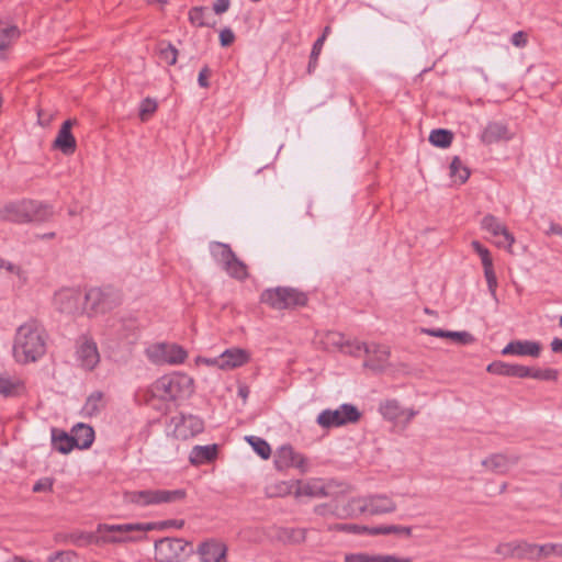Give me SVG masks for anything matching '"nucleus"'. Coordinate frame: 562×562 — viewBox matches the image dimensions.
<instances>
[{"instance_id": "57", "label": "nucleus", "mask_w": 562, "mask_h": 562, "mask_svg": "<svg viewBox=\"0 0 562 562\" xmlns=\"http://www.w3.org/2000/svg\"><path fill=\"white\" fill-rule=\"evenodd\" d=\"M234 41L235 34L231 29L225 27L220 32V42L222 46H229L231 44H233Z\"/></svg>"}, {"instance_id": "61", "label": "nucleus", "mask_w": 562, "mask_h": 562, "mask_svg": "<svg viewBox=\"0 0 562 562\" xmlns=\"http://www.w3.org/2000/svg\"><path fill=\"white\" fill-rule=\"evenodd\" d=\"M231 5V0H216L213 4V11L216 14H223L225 13Z\"/></svg>"}, {"instance_id": "40", "label": "nucleus", "mask_w": 562, "mask_h": 562, "mask_svg": "<svg viewBox=\"0 0 562 562\" xmlns=\"http://www.w3.org/2000/svg\"><path fill=\"white\" fill-rule=\"evenodd\" d=\"M209 11L205 7H193L189 11V21L191 24L203 27L211 26V23L207 21Z\"/></svg>"}, {"instance_id": "64", "label": "nucleus", "mask_w": 562, "mask_h": 562, "mask_svg": "<svg viewBox=\"0 0 562 562\" xmlns=\"http://www.w3.org/2000/svg\"><path fill=\"white\" fill-rule=\"evenodd\" d=\"M375 562H412L409 558H397L395 555H376Z\"/></svg>"}, {"instance_id": "15", "label": "nucleus", "mask_w": 562, "mask_h": 562, "mask_svg": "<svg viewBox=\"0 0 562 562\" xmlns=\"http://www.w3.org/2000/svg\"><path fill=\"white\" fill-rule=\"evenodd\" d=\"M171 424H173V436L181 440L192 438L204 429L202 419L193 415L173 417Z\"/></svg>"}, {"instance_id": "33", "label": "nucleus", "mask_w": 562, "mask_h": 562, "mask_svg": "<svg viewBox=\"0 0 562 562\" xmlns=\"http://www.w3.org/2000/svg\"><path fill=\"white\" fill-rule=\"evenodd\" d=\"M217 452L216 445L195 446L189 456V460L194 465H200L215 459Z\"/></svg>"}, {"instance_id": "35", "label": "nucleus", "mask_w": 562, "mask_h": 562, "mask_svg": "<svg viewBox=\"0 0 562 562\" xmlns=\"http://www.w3.org/2000/svg\"><path fill=\"white\" fill-rule=\"evenodd\" d=\"M296 481H281L267 488L270 497H284L293 494L295 496Z\"/></svg>"}, {"instance_id": "55", "label": "nucleus", "mask_w": 562, "mask_h": 562, "mask_svg": "<svg viewBox=\"0 0 562 562\" xmlns=\"http://www.w3.org/2000/svg\"><path fill=\"white\" fill-rule=\"evenodd\" d=\"M376 555H369L366 553L348 554L345 558L346 562H375Z\"/></svg>"}, {"instance_id": "54", "label": "nucleus", "mask_w": 562, "mask_h": 562, "mask_svg": "<svg viewBox=\"0 0 562 562\" xmlns=\"http://www.w3.org/2000/svg\"><path fill=\"white\" fill-rule=\"evenodd\" d=\"M345 505H338V504H324V505H318L315 507V513L317 515H321V516H324V517H327V516H334V517H337L339 518L337 515H336V510H338L339 508H342Z\"/></svg>"}, {"instance_id": "28", "label": "nucleus", "mask_w": 562, "mask_h": 562, "mask_svg": "<svg viewBox=\"0 0 562 562\" xmlns=\"http://www.w3.org/2000/svg\"><path fill=\"white\" fill-rule=\"evenodd\" d=\"M24 393L25 383L21 378L0 372V396L16 397Z\"/></svg>"}, {"instance_id": "18", "label": "nucleus", "mask_w": 562, "mask_h": 562, "mask_svg": "<svg viewBox=\"0 0 562 562\" xmlns=\"http://www.w3.org/2000/svg\"><path fill=\"white\" fill-rule=\"evenodd\" d=\"M274 463L279 470L296 468L302 473H305L308 470L307 459L300 452L295 451L291 446H282L278 449Z\"/></svg>"}, {"instance_id": "38", "label": "nucleus", "mask_w": 562, "mask_h": 562, "mask_svg": "<svg viewBox=\"0 0 562 562\" xmlns=\"http://www.w3.org/2000/svg\"><path fill=\"white\" fill-rule=\"evenodd\" d=\"M450 176L454 182L460 184L464 183L470 176V171L463 166L459 157H454L450 164Z\"/></svg>"}, {"instance_id": "27", "label": "nucleus", "mask_w": 562, "mask_h": 562, "mask_svg": "<svg viewBox=\"0 0 562 562\" xmlns=\"http://www.w3.org/2000/svg\"><path fill=\"white\" fill-rule=\"evenodd\" d=\"M226 552V546L214 540L204 542L199 548L202 562H227Z\"/></svg>"}, {"instance_id": "16", "label": "nucleus", "mask_w": 562, "mask_h": 562, "mask_svg": "<svg viewBox=\"0 0 562 562\" xmlns=\"http://www.w3.org/2000/svg\"><path fill=\"white\" fill-rule=\"evenodd\" d=\"M535 543L524 540L501 542L495 548V553L503 559L533 560Z\"/></svg>"}, {"instance_id": "37", "label": "nucleus", "mask_w": 562, "mask_h": 562, "mask_svg": "<svg viewBox=\"0 0 562 562\" xmlns=\"http://www.w3.org/2000/svg\"><path fill=\"white\" fill-rule=\"evenodd\" d=\"M53 445L61 453H68L76 447L71 435L69 436L66 432L56 434L55 431H53Z\"/></svg>"}, {"instance_id": "23", "label": "nucleus", "mask_w": 562, "mask_h": 562, "mask_svg": "<svg viewBox=\"0 0 562 562\" xmlns=\"http://www.w3.org/2000/svg\"><path fill=\"white\" fill-rule=\"evenodd\" d=\"M23 223L30 222H46L53 216V209L50 205L35 201L23 200Z\"/></svg>"}, {"instance_id": "45", "label": "nucleus", "mask_w": 562, "mask_h": 562, "mask_svg": "<svg viewBox=\"0 0 562 562\" xmlns=\"http://www.w3.org/2000/svg\"><path fill=\"white\" fill-rule=\"evenodd\" d=\"M157 101L151 98L144 99L139 104V119L143 122L149 120V117L157 111Z\"/></svg>"}, {"instance_id": "4", "label": "nucleus", "mask_w": 562, "mask_h": 562, "mask_svg": "<svg viewBox=\"0 0 562 562\" xmlns=\"http://www.w3.org/2000/svg\"><path fill=\"white\" fill-rule=\"evenodd\" d=\"M396 510V503L387 495H371L349 499L342 508L336 510L340 519L356 517L360 514L380 515Z\"/></svg>"}, {"instance_id": "10", "label": "nucleus", "mask_w": 562, "mask_h": 562, "mask_svg": "<svg viewBox=\"0 0 562 562\" xmlns=\"http://www.w3.org/2000/svg\"><path fill=\"white\" fill-rule=\"evenodd\" d=\"M481 227L494 237L493 244L497 248H503L513 254V245L516 239L502 221L492 214H487L482 218Z\"/></svg>"}, {"instance_id": "62", "label": "nucleus", "mask_w": 562, "mask_h": 562, "mask_svg": "<svg viewBox=\"0 0 562 562\" xmlns=\"http://www.w3.org/2000/svg\"><path fill=\"white\" fill-rule=\"evenodd\" d=\"M325 43V36H321L319 38L316 40V42L314 43L313 45V48H312V59L315 61L318 59V56L322 52V48H323V45Z\"/></svg>"}, {"instance_id": "48", "label": "nucleus", "mask_w": 562, "mask_h": 562, "mask_svg": "<svg viewBox=\"0 0 562 562\" xmlns=\"http://www.w3.org/2000/svg\"><path fill=\"white\" fill-rule=\"evenodd\" d=\"M159 57L167 65H175L178 58V50L171 44H167L160 47Z\"/></svg>"}, {"instance_id": "9", "label": "nucleus", "mask_w": 562, "mask_h": 562, "mask_svg": "<svg viewBox=\"0 0 562 562\" xmlns=\"http://www.w3.org/2000/svg\"><path fill=\"white\" fill-rule=\"evenodd\" d=\"M360 413L356 406L342 404L336 409H325L317 416V424L322 428L340 427L349 423H356Z\"/></svg>"}, {"instance_id": "47", "label": "nucleus", "mask_w": 562, "mask_h": 562, "mask_svg": "<svg viewBox=\"0 0 562 562\" xmlns=\"http://www.w3.org/2000/svg\"><path fill=\"white\" fill-rule=\"evenodd\" d=\"M369 346L359 341V340H348L346 339L345 347L341 349V352L346 355H350L353 357H359L361 352L366 353V348Z\"/></svg>"}, {"instance_id": "60", "label": "nucleus", "mask_w": 562, "mask_h": 562, "mask_svg": "<svg viewBox=\"0 0 562 562\" xmlns=\"http://www.w3.org/2000/svg\"><path fill=\"white\" fill-rule=\"evenodd\" d=\"M420 331L423 334L438 337V338H448L450 330H443V329H435V328H422Z\"/></svg>"}, {"instance_id": "6", "label": "nucleus", "mask_w": 562, "mask_h": 562, "mask_svg": "<svg viewBox=\"0 0 562 562\" xmlns=\"http://www.w3.org/2000/svg\"><path fill=\"white\" fill-rule=\"evenodd\" d=\"M212 257L222 266L227 274L236 280L243 281L248 278V268L239 260L231 247L220 241L210 244Z\"/></svg>"}, {"instance_id": "7", "label": "nucleus", "mask_w": 562, "mask_h": 562, "mask_svg": "<svg viewBox=\"0 0 562 562\" xmlns=\"http://www.w3.org/2000/svg\"><path fill=\"white\" fill-rule=\"evenodd\" d=\"M184 491L175 490H145L124 493V501L137 506L158 505L164 503H173L184 498Z\"/></svg>"}, {"instance_id": "19", "label": "nucleus", "mask_w": 562, "mask_h": 562, "mask_svg": "<svg viewBox=\"0 0 562 562\" xmlns=\"http://www.w3.org/2000/svg\"><path fill=\"white\" fill-rule=\"evenodd\" d=\"M382 416L395 424L406 426L416 416L417 412L413 408H404L396 400H387L379 408Z\"/></svg>"}, {"instance_id": "51", "label": "nucleus", "mask_w": 562, "mask_h": 562, "mask_svg": "<svg viewBox=\"0 0 562 562\" xmlns=\"http://www.w3.org/2000/svg\"><path fill=\"white\" fill-rule=\"evenodd\" d=\"M329 530H338V531H347L352 533H362L368 532L370 533V528L366 526H359L353 524H336L333 526H329Z\"/></svg>"}, {"instance_id": "46", "label": "nucleus", "mask_w": 562, "mask_h": 562, "mask_svg": "<svg viewBox=\"0 0 562 562\" xmlns=\"http://www.w3.org/2000/svg\"><path fill=\"white\" fill-rule=\"evenodd\" d=\"M471 247L480 256L483 269L493 266V259L488 248L483 246L479 240H473Z\"/></svg>"}, {"instance_id": "24", "label": "nucleus", "mask_w": 562, "mask_h": 562, "mask_svg": "<svg viewBox=\"0 0 562 562\" xmlns=\"http://www.w3.org/2000/svg\"><path fill=\"white\" fill-rule=\"evenodd\" d=\"M366 355L368 359L364 361V367L375 372H382L387 368L391 355L389 347L375 344L369 345L366 348Z\"/></svg>"}, {"instance_id": "36", "label": "nucleus", "mask_w": 562, "mask_h": 562, "mask_svg": "<svg viewBox=\"0 0 562 562\" xmlns=\"http://www.w3.org/2000/svg\"><path fill=\"white\" fill-rule=\"evenodd\" d=\"M533 560L551 555L562 557V543L535 544Z\"/></svg>"}, {"instance_id": "43", "label": "nucleus", "mask_w": 562, "mask_h": 562, "mask_svg": "<svg viewBox=\"0 0 562 562\" xmlns=\"http://www.w3.org/2000/svg\"><path fill=\"white\" fill-rule=\"evenodd\" d=\"M559 372L555 369H538L528 367V378L543 380V381H557Z\"/></svg>"}, {"instance_id": "32", "label": "nucleus", "mask_w": 562, "mask_h": 562, "mask_svg": "<svg viewBox=\"0 0 562 562\" xmlns=\"http://www.w3.org/2000/svg\"><path fill=\"white\" fill-rule=\"evenodd\" d=\"M20 37V30L16 25L0 21V58H4L3 53L9 49L13 42Z\"/></svg>"}, {"instance_id": "42", "label": "nucleus", "mask_w": 562, "mask_h": 562, "mask_svg": "<svg viewBox=\"0 0 562 562\" xmlns=\"http://www.w3.org/2000/svg\"><path fill=\"white\" fill-rule=\"evenodd\" d=\"M246 440L262 459H269L271 454V448L266 440L256 436H249L246 438Z\"/></svg>"}, {"instance_id": "12", "label": "nucleus", "mask_w": 562, "mask_h": 562, "mask_svg": "<svg viewBox=\"0 0 562 562\" xmlns=\"http://www.w3.org/2000/svg\"><path fill=\"white\" fill-rule=\"evenodd\" d=\"M188 543L179 538H164L155 542V559L158 562H179L186 555Z\"/></svg>"}, {"instance_id": "41", "label": "nucleus", "mask_w": 562, "mask_h": 562, "mask_svg": "<svg viewBox=\"0 0 562 562\" xmlns=\"http://www.w3.org/2000/svg\"><path fill=\"white\" fill-rule=\"evenodd\" d=\"M453 135L447 130H434L429 135V142L437 147L446 148L450 146Z\"/></svg>"}, {"instance_id": "52", "label": "nucleus", "mask_w": 562, "mask_h": 562, "mask_svg": "<svg viewBox=\"0 0 562 562\" xmlns=\"http://www.w3.org/2000/svg\"><path fill=\"white\" fill-rule=\"evenodd\" d=\"M49 562H78V555L71 550L59 551L48 559Z\"/></svg>"}, {"instance_id": "59", "label": "nucleus", "mask_w": 562, "mask_h": 562, "mask_svg": "<svg viewBox=\"0 0 562 562\" xmlns=\"http://www.w3.org/2000/svg\"><path fill=\"white\" fill-rule=\"evenodd\" d=\"M211 75V70L207 66L203 67L199 72L198 82L202 88H209V77Z\"/></svg>"}, {"instance_id": "21", "label": "nucleus", "mask_w": 562, "mask_h": 562, "mask_svg": "<svg viewBox=\"0 0 562 562\" xmlns=\"http://www.w3.org/2000/svg\"><path fill=\"white\" fill-rule=\"evenodd\" d=\"M76 123V120H67L63 123L53 143V148L60 150L67 156L76 151L77 142L71 133V128Z\"/></svg>"}, {"instance_id": "8", "label": "nucleus", "mask_w": 562, "mask_h": 562, "mask_svg": "<svg viewBox=\"0 0 562 562\" xmlns=\"http://www.w3.org/2000/svg\"><path fill=\"white\" fill-rule=\"evenodd\" d=\"M54 307L66 315H82L83 292L77 288H61L53 297Z\"/></svg>"}, {"instance_id": "56", "label": "nucleus", "mask_w": 562, "mask_h": 562, "mask_svg": "<svg viewBox=\"0 0 562 562\" xmlns=\"http://www.w3.org/2000/svg\"><path fill=\"white\" fill-rule=\"evenodd\" d=\"M54 481L49 477L42 479L37 481L33 486V492H49L53 488Z\"/></svg>"}, {"instance_id": "20", "label": "nucleus", "mask_w": 562, "mask_h": 562, "mask_svg": "<svg viewBox=\"0 0 562 562\" xmlns=\"http://www.w3.org/2000/svg\"><path fill=\"white\" fill-rule=\"evenodd\" d=\"M519 460V456L514 453H492L481 461V465L488 472L506 474Z\"/></svg>"}, {"instance_id": "13", "label": "nucleus", "mask_w": 562, "mask_h": 562, "mask_svg": "<svg viewBox=\"0 0 562 562\" xmlns=\"http://www.w3.org/2000/svg\"><path fill=\"white\" fill-rule=\"evenodd\" d=\"M147 356L157 364H179L187 359V351L177 345L159 344L147 349Z\"/></svg>"}, {"instance_id": "63", "label": "nucleus", "mask_w": 562, "mask_h": 562, "mask_svg": "<svg viewBox=\"0 0 562 562\" xmlns=\"http://www.w3.org/2000/svg\"><path fill=\"white\" fill-rule=\"evenodd\" d=\"M196 363H202V364H205L207 367H213V368L220 369V364H221L220 356L215 357V358L198 357L196 358Z\"/></svg>"}, {"instance_id": "34", "label": "nucleus", "mask_w": 562, "mask_h": 562, "mask_svg": "<svg viewBox=\"0 0 562 562\" xmlns=\"http://www.w3.org/2000/svg\"><path fill=\"white\" fill-rule=\"evenodd\" d=\"M104 405L103 393L95 391L88 396L82 407V414L88 417L95 416L104 408Z\"/></svg>"}, {"instance_id": "53", "label": "nucleus", "mask_w": 562, "mask_h": 562, "mask_svg": "<svg viewBox=\"0 0 562 562\" xmlns=\"http://www.w3.org/2000/svg\"><path fill=\"white\" fill-rule=\"evenodd\" d=\"M448 339L459 345H470L474 341V337L468 331H450Z\"/></svg>"}, {"instance_id": "22", "label": "nucleus", "mask_w": 562, "mask_h": 562, "mask_svg": "<svg viewBox=\"0 0 562 562\" xmlns=\"http://www.w3.org/2000/svg\"><path fill=\"white\" fill-rule=\"evenodd\" d=\"M251 353L243 348H229L220 355V370L231 371L247 364Z\"/></svg>"}, {"instance_id": "17", "label": "nucleus", "mask_w": 562, "mask_h": 562, "mask_svg": "<svg viewBox=\"0 0 562 562\" xmlns=\"http://www.w3.org/2000/svg\"><path fill=\"white\" fill-rule=\"evenodd\" d=\"M335 484L323 479H310L307 481H296L295 497H327L334 492Z\"/></svg>"}, {"instance_id": "39", "label": "nucleus", "mask_w": 562, "mask_h": 562, "mask_svg": "<svg viewBox=\"0 0 562 562\" xmlns=\"http://www.w3.org/2000/svg\"><path fill=\"white\" fill-rule=\"evenodd\" d=\"M345 336L338 331H327L322 338V344L326 349H338L341 351L345 347Z\"/></svg>"}, {"instance_id": "5", "label": "nucleus", "mask_w": 562, "mask_h": 562, "mask_svg": "<svg viewBox=\"0 0 562 562\" xmlns=\"http://www.w3.org/2000/svg\"><path fill=\"white\" fill-rule=\"evenodd\" d=\"M307 294L292 286H276L266 289L260 301L273 310H289L304 306L307 303Z\"/></svg>"}, {"instance_id": "14", "label": "nucleus", "mask_w": 562, "mask_h": 562, "mask_svg": "<svg viewBox=\"0 0 562 562\" xmlns=\"http://www.w3.org/2000/svg\"><path fill=\"white\" fill-rule=\"evenodd\" d=\"M76 359L85 370L91 371L97 368L100 362L97 342L87 336L79 337L76 347Z\"/></svg>"}, {"instance_id": "1", "label": "nucleus", "mask_w": 562, "mask_h": 562, "mask_svg": "<svg viewBox=\"0 0 562 562\" xmlns=\"http://www.w3.org/2000/svg\"><path fill=\"white\" fill-rule=\"evenodd\" d=\"M45 352L46 336L37 322L27 321L16 328L12 345V357L16 363L36 362Z\"/></svg>"}, {"instance_id": "30", "label": "nucleus", "mask_w": 562, "mask_h": 562, "mask_svg": "<svg viewBox=\"0 0 562 562\" xmlns=\"http://www.w3.org/2000/svg\"><path fill=\"white\" fill-rule=\"evenodd\" d=\"M76 448L88 449L94 440V430L86 424H77L71 429Z\"/></svg>"}, {"instance_id": "25", "label": "nucleus", "mask_w": 562, "mask_h": 562, "mask_svg": "<svg viewBox=\"0 0 562 562\" xmlns=\"http://www.w3.org/2000/svg\"><path fill=\"white\" fill-rule=\"evenodd\" d=\"M541 344L533 340H513L503 350V356H528L538 358L541 353Z\"/></svg>"}, {"instance_id": "50", "label": "nucleus", "mask_w": 562, "mask_h": 562, "mask_svg": "<svg viewBox=\"0 0 562 562\" xmlns=\"http://www.w3.org/2000/svg\"><path fill=\"white\" fill-rule=\"evenodd\" d=\"M0 268L7 270L11 274L16 276L21 282L26 281V273L19 265L0 259Z\"/></svg>"}, {"instance_id": "2", "label": "nucleus", "mask_w": 562, "mask_h": 562, "mask_svg": "<svg viewBox=\"0 0 562 562\" xmlns=\"http://www.w3.org/2000/svg\"><path fill=\"white\" fill-rule=\"evenodd\" d=\"M194 392L193 379L181 372L164 375L156 380L147 391L146 402L160 408L156 401L164 403L188 398Z\"/></svg>"}, {"instance_id": "11", "label": "nucleus", "mask_w": 562, "mask_h": 562, "mask_svg": "<svg viewBox=\"0 0 562 562\" xmlns=\"http://www.w3.org/2000/svg\"><path fill=\"white\" fill-rule=\"evenodd\" d=\"M114 305L111 294L100 288H91L83 292L82 315L92 317L103 314Z\"/></svg>"}, {"instance_id": "26", "label": "nucleus", "mask_w": 562, "mask_h": 562, "mask_svg": "<svg viewBox=\"0 0 562 562\" xmlns=\"http://www.w3.org/2000/svg\"><path fill=\"white\" fill-rule=\"evenodd\" d=\"M513 137L508 127L501 122H490L483 130L480 139L485 145L501 140H509Z\"/></svg>"}, {"instance_id": "44", "label": "nucleus", "mask_w": 562, "mask_h": 562, "mask_svg": "<svg viewBox=\"0 0 562 562\" xmlns=\"http://www.w3.org/2000/svg\"><path fill=\"white\" fill-rule=\"evenodd\" d=\"M411 532H412V529L409 527L394 526V525L370 528V535L400 533V535L411 536Z\"/></svg>"}, {"instance_id": "49", "label": "nucleus", "mask_w": 562, "mask_h": 562, "mask_svg": "<svg viewBox=\"0 0 562 562\" xmlns=\"http://www.w3.org/2000/svg\"><path fill=\"white\" fill-rule=\"evenodd\" d=\"M484 277L486 279L490 294L497 302L496 289L498 283L493 266L484 268Z\"/></svg>"}, {"instance_id": "3", "label": "nucleus", "mask_w": 562, "mask_h": 562, "mask_svg": "<svg viewBox=\"0 0 562 562\" xmlns=\"http://www.w3.org/2000/svg\"><path fill=\"white\" fill-rule=\"evenodd\" d=\"M155 522H135V524H100L97 532L100 535L99 540L103 543H127L137 542L146 538V533L156 529Z\"/></svg>"}, {"instance_id": "31", "label": "nucleus", "mask_w": 562, "mask_h": 562, "mask_svg": "<svg viewBox=\"0 0 562 562\" xmlns=\"http://www.w3.org/2000/svg\"><path fill=\"white\" fill-rule=\"evenodd\" d=\"M23 200L13 202H0V220L14 223H23Z\"/></svg>"}, {"instance_id": "29", "label": "nucleus", "mask_w": 562, "mask_h": 562, "mask_svg": "<svg viewBox=\"0 0 562 562\" xmlns=\"http://www.w3.org/2000/svg\"><path fill=\"white\" fill-rule=\"evenodd\" d=\"M486 370L490 373L503 376L528 378V367L510 364L503 361H494L490 363Z\"/></svg>"}, {"instance_id": "58", "label": "nucleus", "mask_w": 562, "mask_h": 562, "mask_svg": "<svg viewBox=\"0 0 562 562\" xmlns=\"http://www.w3.org/2000/svg\"><path fill=\"white\" fill-rule=\"evenodd\" d=\"M527 34L522 31H518L512 36V44L516 47H525L527 45Z\"/></svg>"}]
</instances>
